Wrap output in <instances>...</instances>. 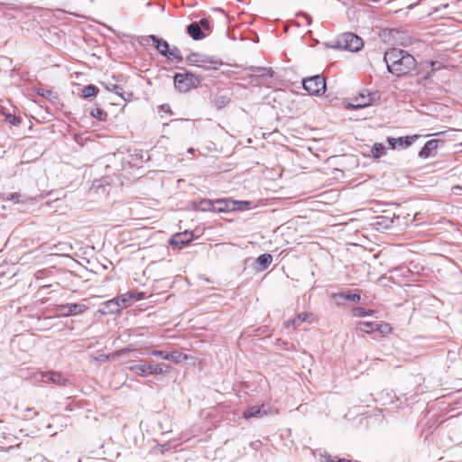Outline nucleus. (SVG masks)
Instances as JSON below:
<instances>
[{
  "label": "nucleus",
  "instance_id": "f257e3e1",
  "mask_svg": "<svg viewBox=\"0 0 462 462\" xmlns=\"http://www.w3.org/2000/svg\"><path fill=\"white\" fill-rule=\"evenodd\" d=\"M383 61L388 72L397 77L405 76L416 69L414 57L402 49L393 48L388 50L383 55Z\"/></svg>",
  "mask_w": 462,
  "mask_h": 462
},
{
  "label": "nucleus",
  "instance_id": "f03ea898",
  "mask_svg": "<svg viewBox=\"0 0 462 462\" xmlns=\"http://www.w3.org/2000/svg\"><path fill=\"white\" fill-rule=\"evenodd\" d=\"M364 46L362 38L353 32H344L331 42L329 47L333 49L345 50L351 52L359 51Z\"/></svg>",
  "mask_w": 462,
  "mask_h": 462
},
{
  "label": "nucleus",
  "instance_id": "7ed1b4c3",
  "mask_svg": "<svg viewBox=\"0 0 462 462\" xmlns=\"http://www.w3.org/2000/svg\"><path fill=\"white\" fill-rule=\"evenodd\" d=\"M128 368L136 375L148 376L166 374L171 369V366L164 363L152 365L145 361H140L138 364L132 365Z\"/></svg>",
  "mask_w": 462,
  "mask_h": 462
},
{
  "label": "nucleus",
  "instance_id": "20e7f679",
  "mask_svg": "<svg viewBox=\"0 0 462 462\" xmlns=\"http://www.w3.org/2000/svg\"><path fill=\"white\" fill-rule=\"evenodd\" d=\"M201 80L200 76L189 71L179 72L174 75V85L180 92H187L191 88H196Z\"/></svg>",
  "mask_w": 462,
  "mask_h": 462
},
{
  "label": "nucleus",
  "instance_id": "39448f33",
  "mask_svg": "<svg viewBox=\"0 0 462 462\" xmlns=\"http://www.w3.org/2000/svg\"><path fill=\"white\" fill-rule=\"evenodd\" d=\"M302 88L312 96H320L325 93L326 79L321 75H315L302 79Z\"/></svg>",
  "mask_w": 462,
  "mask_h": 462
},
{
  "label": "nucleus",
  "instance_id": "423d86ee",
  "mask_svg": "<svg viewBox=\"0 0 462 462\" xmlns=\"http://www.w3.org/2000/svg\"><path fill=\"white\" fill-rule=\"evenodd\" d=\"M278 411L276 408L272 407L270 404H262L261 406H251L247 408L244 413L243 418H261L266 415L275 414Z\"/></svg>",
  "mask_w": 462,
  "mask_h": 462
},
{
  "label": "nucleus",
  "instance_id": "0eeeda50",
  "mask_svg": "<svg viewBox=\"0 0 462 462\" xmlns=\"http://www.w3.org/2000/svg\"><path fill=\"white\" fill-rule=\"evenodd\" d=\"M376 93L364 90L356 96L349 106L354 109H361L373 105Z\"/></svg>",
  "mask_w": 462,
  "mask_h": 462
},
{
  "label": "nucleus",
  "instance_id": "6e6552de",
  "mask_svg": "<svg viewBox=\"0 0 462 462\" xmlns=\"http://www.w3.org/2000/svg\"><path fill=\"white\" fill-rule=\"evenodd\" d=\"M358 329L367 334L379 332L381 335L384 336L391 333L392 327L388 323L363 321L358 324Z\"/></svg>",
  "mask_w": 462,
  "mask_h": 462
},
{
  "label": "nucleus",
  "instance_id": "1a4fd4ad",
  "mask_svg": "<svg viewBox=\"0 0 462 462\" xmlns=\"http://www.w3.org/2000/svg\"><path fill=\"white\" fill-rule=\"evenodd\" d=\"M41 376L45 383H52L59 386H67L69 380L58 371H42Z\"/></svg>",
  "mask_w": 462,
  "mask_h": 462
},
{
  "label": "nucleus",
  "instance_id": "9d476101",
  "mask_svg": "<svg viewBox=\"0 0 462 462\" xmlns=\"http://www.w3.org/2000/svg\"><path fill=\"white\" fill-rule=\"evenodd\" d=\"M245 204L249 205L248 201H238V200H231L219 199L213 200V212L223 213L236 210V204Z\"/></svg>",
  "mask_w": 462,
  "mask_h": 462
},
{
  "label": "nucleus",
  "instance_id": "9b49d317",
  "mask_svg": "<svg viewBox=\"0 0 462 462\" xmlns=\"http://www.w3.org/2000/svg\"><path fill=\"white\" fill-rule=\"evenodd\" d=\"M57 309L61 316L69 317L83 313L88 309V307L81 303H67L58 305Z\"/></svg>",
  "mask_w": 462,
  "mask_h": 462
},
{
  "label": "nucleus",
  "instance_id": "f8f14e48",
  "mask_svg": "<svg viewBox=\"0 0 462 462\" xmlns=\"http://www.w3.org/2000/svg\"><path fill=\"white\" fill-rule=\"evenodd\" d=\"M419 135L414 134L411 136H401V137H388L387 143L391 149L396 148H408L410 147L417 139Z\"/></svg>",
  "mask_w": 462,
  "mask_h": 462
},
{
  "label": "nucleus",
  "instance_id": "ddd939ff",
  "mask_svg": "<svg viewBox=\"0 0 462 462\" xmlns=\"http://www.w3.org/2000/svg\"><path fill=\"white\" fill-rule=\"evenodd\" d=\"M194 235L190 231L174 234L169 243L173 247L183 248L193 240Z\"/></svg>",
  "mask_w": 462,
  "mask_h": 462
},
{
  "label": "nucleus",
  "instance_id": "4468645a",
  "mask_svg": "<svg viewBox=\"0 0 462 462\" xmlns=\"http://www.w3.org/2000/svg\"><path fill=\"white\" fill-rule=\"evenodd\" d=\"M443 141L439 139H431L425 143L423 147L419 152V157L427 159L430 156H434L437 153V149L439 144H442Z\"/></svg>",
  "mask_w": 462,
  "mask_h": 462
},
{
  "label": "nucleus",
  "instance_id": "2eb2a0df",
  "mask_svg": "<svg viewBox=\"0 0 462 462\" xmlns=\"http://www.w3.org/2000/svg\"><path fill=\"white\" fill-rule=\"evenodd\" d=\"M202 58L203 61L199 64V68L203 70H217L223 64V62L216 56L203 54Z\"/></svg>",
  "mask_w": 462,
  "mask_h": 462
},
{
  "label": "nucleus",
  "instance_id": "dca6fc26",
  "mask_svg": "<svg viewBox=\"0 0 462 462\" xmlns=\"http://www.w3.org/2000/svg\"><path fill=\"white\" fill-rule=\"evenodd\" d=\"M331 298L335 301V303L339 306L342 304V302L340 300H337L338 298L352 302H359L361 300V295L358 292H352L348 291L333 293L331 295Z\"/></svg>",
  "mask_w": 462,
  "mask_h": 462
},
{
  "label": "nucleus",
  "instance_id": "f3484780",
  "mask_svg": "<svg viewBox=\"0 0 462 462\" xmlns=\"http://www.w3.org/2000/svg\"><path fill=\"white\" fill-rule=\"evenodd\" d=\"M249 70L256 80H265L273 77V70L271 68L251 66Z\"/></svg>",
  "mask_w": 462,
  "mask_h": 462
},
{
  "label": "nucleus",
  "instance_id": "a211bd4d",
  "mask_svg": "<svg viewBox=\"0 0 462 462\" xmlns=\"http://www.w3.org/2000/svg\"><path fill=\"white\" fill-rule=\"evenodd\" d=\"M187 33L194 40L200 41L206 37L198 22H192L187 26Z\"/></svg>",
  "mask_w": 462,
  "mask_h": 462
},
{
  "label": "nucleus",
  "instance_id": "6ab92c4d",
  "mask_svg": "<svg viewBox=\"0 0 462 462\" xmlns=\"http://www.w3.org/2000/svg\"><path fill=\"white\" fill-rule=\"evenodd\" d=\"M273 262V256L271 254H263L259 255L254 261V268L257 271H264Z\"/></svg>",
  "mask_w": 462,
  "mask_h": 462
},
{
  "label": "nucleus",
  "instance_id": "aec40b11",
  "mask_svg": "<svg viewBox=\"0 0 462 462\" xmlns=\"http://www.w3.org/2000/svg\"><path fill=\"white\" fill-rule=\"evenodd\" d=\"M310 316H311V314L307 313V312L299 313L295 318L287 320L284 323V327L286 328H290L291 327H292L293 328H296L301 323L308 320Z\"/></svg>",
  "mask_w": 462,
  "mask_h": 462
},
{
  "label": "nucleus",
  "instance_id": "412c9836",
  "mask_svg": "<svg viewBox=\"0 0 462 462\" xmlns=\"http://www.w3.org/2000/svg\"><path fill=\"white\" fill-rule=\"evenodd\" d=\"M151 39L158 52L164 57L167 56V51L170 49L169 43L165 40H163L162 38H159L158 36Z\"/></svg>",
  "mask_w": 462,
  "mask_h": 462
},
{
  "label": "nucleus",
  "instance_id": "4be33fe9",
  "mask_svg": "<svg viewBox=\"0 0 462 462\" xmlns=\"http://www.w3.org/2000/svg\"><path fill=\"white\" fill-rule=\"evenodd\" d=\"M194 209L202 212H213V200L208 199H202L197 202H194Z\"/></svg>",
  "mask_w": 462,
  "mask_h": 462
},
{
  "label": "nucleus",
  "instance_id": "5701e85b",
  "mask_svg": "<svg viewBox=\"0 0 462 462\" xmlns=\"http://www.w3.org/2000/svg\"><path fill=\"white\" fill-rule=\"evenodd\" d=\"M106 89L112 93H115L116 95L119 96L124 100H129L132 97V93H127L125 96V93L123 89V88L116 84H108L106 85Z\"/></svg>",
  "mask_w": 462,
  "mask_h": 462
},
{
  "label": "nucleus",
  "instance_id": "b1692460",
  "mask_svg": "<svg viewBox=\"0 0 462 462\" xmlns=\"http://www.w3.org/2000/svg\"><path fill=\"white\" fill-rule=\"evenodd\" d=\"M36 93L38 95H40L41 97H42L48 99L49 101H51L52 104H56L59 101L58 95L55 94L51 89H45V88H37Z\"/></svg>",
  "mask_w": 462,
  "mask_h": 462
},
{
  "label": "nucleus",
  "instance_id": "393cba45",
  "mask_svg": "<svg viewBox=\"0 0 462 462\" xmlns=\"http://www.w3.org/2000/svg\"><path fill=\"white\" fill-rule=\"evenodd\" d=\"M98 92L99 89L97 86L89 84L82 88L80 96L82 98L88 99L96 97L98 94Z\"/></svg>",
  "mask_w": 462,
  "mask_h": 462
},
{
  "label": "nucleus",
  "instance_id": "a878e982",
  "mask_svg": "<svg viewBox=\"0 0 462 462\" xmlns=\"http://www.w3.org/2000/svg\"><path fill=\"white\" fill-rule=\"evenodd\" d=\"M230 102V98L226 95L217 94L212 99V103L217 109H221L227 106Z\"/></svg>",
  "mask_w": 462,
  "mask_h": 462
},
{
  "label": "nucleus",
  "instance_id": "bb28decb",
  "mask_svg": "<svg viewBox=\"0 0 462 462\" xmlns=\"http://www.w3.org/2000/svg\"><path fill=\"white\" fill-rule=\"evenodd\" d=\"M188 359V356L180 351H172L168 353V360L173 362L174 364H180L181 362Z\"/></svg>",
  "mask_w": 462,
  "mask_h": 462
},
{
  "label": "nucleus",
  "instance_id": "cd10ccee",
  "mask_svg": "<svg viewBox=\"0 0 462 462\" xmlns=\"http://www.w3.org/2000/svg\"><path fill=\"white\" fill-rule=\"evenodd\" d=\"M165 57L169 60H176L177 62H180L183 60L180 49L176 46H173L171 49L170 48L167 51V56Z\"/></svg>",
  "mask_w": 462,
  "mask_h": 462
},
{
  "label": "nucleus",
  "instance_id": "c85d7f7f",
  "mask_svg": "<svg viewBox=\"0 0 462 462\" xmlns=\"http://www.w3.org/2000/svg\"><path fill=\"white\" fill-rule=\"evenodd\" d=\"M372 156L374 159H379L385 155V146L381 143H375L371 149Z\"/></svg>",
  "mask_w": 462,
  "mask_h": 462
},
{
  "label": "nucleus",
  "instance_id": "c756f323",
  "mask_svg": "<svg viewBox=\"0 0 462 462\" xmlns=\"http://www.w3.org/2000/svg\"><path fill=\"white\" fill-rule=\"evenodd\" d=\"M393 223V218H391L387 216H379L376 217L375 226H377V228H384L387 229L391 227V226Z\"/></svg>",
  "mask_w": 462,
  "mask_h": 462
},
{
  "label": "nucleus",
  "instance_id": "7c9ffc66",
  "mask_svg": "<svg viewBox=\"0 0 462 462\" xmlns=\"http://www.w3.org/2000/svg\"><path fill=\"white\" fill-rule=\"evenodd\" d=\"M203 53L199 52H191L187 56V60L190 65L199 67V64L203 61L202 60Z\"/></svg>",
  "mask_w": 462,
  "mask_h": 462
},
{
  "label": "nucleus",
  "instance_id": "2f4dec72",
  "mask_svg": "<svg viewBox=\"0 0 462 462\" xmlns=\"http://www.w3.org/2000/svg\"><path fill=\"white\" fill-rule=\"evenodd\" d=\"M105 305H106V307L107 309V312H109V313L119 312V310L121 309V303L118 302V299H116V298L107 300L105 303Z\"/></svg>",
  "mask_w": 462,
  "mask_h": 462
},
{
  "label": "nucleus",
  "instance_id": "473e14b6",
  "mask_svg": "<svg viewBox=\"0 0 462 462\" xmlns=\"http://www.w3.org/2000/svg\"><path fill=\"white\" fill-rule=\"evenodd\" d=\"M425 65L428 67V68H430V70H428L425 75L423 76V79H428L433 73L434 71L439 69L441 68V64L439 61H437V60H431L430 62H426Z\"/></svg>",
  "mask_w": 462,
  "mask_h": 462
},
{
  "label": "nucleus",
  "instance_id": "72a5a7b5",
  "mask_svg": "<svg viewBox=\"0 0 462 462\" xmlns=\"http://www.w3.org/2000/svg\"><path fill=\"white\" fill-rule=\"evenodd\" d=\"M90 115L92 117L98 119L99 121H106L107 113L103 110L101 107H96L90 111Z\"/></svg>",
  "mask_w": 462,
  "mask_h": 462
},
{
  "label": "nucleus",
  "instance_id": "f704fd0d",
  "mask_svg": "<svg viewBox=\"0 0 462 462\" xmlns=\"http://www.w3.org/2000/svg\"><path fill=\"white\" fill-rule=\"evenodd\" d=\"M374 313V310H368V309H365L363 307H355L352 309V315L354 317H366V316H370Z\"/></svg>",
  "mask_w": 462,
  "mask_h": 462
},
{
  "label": "nucleus",
  "instance_id": "c9c22d12",
  "mask_svg": "<svg viewBox=\"0 0 462 462\" xmlns=\"http://www.w3.org/2000/svg\"><path fill=\"white\" fill-rule=\"evenodd\" d=\"M5 122L10 124L11 125L17 126L21 124V118L16 116L11 113L5 114Z\"/></svg>",
  "mask_w": 462,
  "mask_h": 462
},
{
  "label": "nucleus",
  "instance_id": "e433bc0d",
  "mask_svg": "<svg viewBox=\"0 0 462 462\" xmlns=\"http://www.w3.org/2000/svg\"><path fill=\"white\" fill-rule=\"evenodd\" d=\"M134 297L131 296L128 292L127 293H125V294H121L119 295L118 297H116V299H118V302L121 303V308L122 307H126L127 303H129L132 299Z\"/></svg>",
  "mask_w": 462,
  "mask_h": 462
},
{
  "label": "nucleus",
  "instance_id": "4c0bfd02",
  "mask_svg": "<svg viewBox=\"0 0 462 462\" xmlns=\"http://www.w3.org/2000/svg\"><path fill=\"white\" fill-rule=\"evenodd\" d=\"M22 194L21 193H18V192H14V193H10L6 196L5 199L6 200H11V201H14L15 203H20V202H23V200L22 199Z\"/></svg>",
  "mask_w": 462,
  "mask_h": 462
},
{
  "label": "nucleus",
  "instance_id": "58836bf2",
  "mask_svg": "<svg viewBox=\"0 0 462 462\" xmlns=\"http://www.w3.org/2000/svg\"><path fill=\"white\" fill-rule=\"evenodd\" d=\"M150 355L155 357H160L164 360H168V353L162 350H152Z\"/></svg>",
  "mask_w": 462,
  "mask_h": 462
},
{
  "label": "nucleus",
  "instance_id": "ea45409f",
  "mask_svg": "<svg viewBox=\"0 0 462 462\" xmlns=\"http://www.w3.org/2000/svg\"><path fill=\"white\" fill-rule=\"evenodd\" d=\"M153 37H156V35H147V36H141L138 40V42L142 45V46H147L150 44V42H152V39L151 38H153Z\"/></svg>",
  "mask_w": 462,
  "mask_h": 462
},
{
  "label": "nucleus",
  "instance_id": "a19ab883",
  "mask_svg": "<svg viewBox=\"0 0 462 462\" xmlns=\"http://www.w3.org/2000/svg\"><path fill=\"white\" fill-rule=\"evenodd\" d=\"M199 24H200V28L201 30H205V31H211V24H210V22L206 19V18H203L201 19L199 22H198Z\"/></svg>",
  "mask_w": 462,
  "mask_h": 462
},
{
  "label": "nucleus",
  "instance_id": "79ce46f5",
  "mask_svg": "<svg viewBox=\"0 0 462 462\" xmlns=\"http://www.w3.org/2000/svg\"><path fill=\"white\" fill-rule=\"evenodd\" d=\"M128 293L134 297L132 299V300H141L144 299V292L132 291H129Z\"/></svg>",
  "mask_w": 462,
  "mask_h": 462
},
{
  "label": "nucleus",
  "instance_id": "37998d69",
  "mask_svg": "<svg viewBox=\"0 0 462 462\" xmlns=\"http://www.w3.org/2000/svg\"><path fill=\"white\" fill-rule=\"evenodd\" d=\"M326 462H353L352 460H346L345 458H337V460L336 459H332L330 458L329 457L327 458ZM355 462H357V461H355Z\"/></svg>",
  "mask_w": 462,
  "mask_h": 462
},
{
  "label": "nucleus",
  "instance_id": "c03bdc74",
  "mask_svg": "<svg viewBox=\"0 0 462 462\" xmlns=\"http://www.w3.org/2000/svg\"><path fill=\"white\" fill-rule=\"evenodd\" d=\"M452 130H448V132H451ZM446 133H448V131H443V132H439V133H434V134H427L426 136H439V135H442V134H445Z\"/></svg>",
  "mask_w": 462,
  "mask_h": 462
},
{
  "label": "nucleus",
  "instance_id": "a18cd8bd",
  "mask_svg": "<svg viewBox=\"0 0 462 462\" xmlns=\"http://www.w3.org/2000/svg\"><path fill=\"white\" fill-rule=\"evenodd\" d=\"M248 207V205H245L244 203L242 204H236V210H244Z\"/></svg>",
  "mask_w": 462,
  "mask_h": 462
},
{
  "label": "nucleus",
  "instance_id": "49530a36",
  "mask_svg": "<svg viewBox=\"0 0 462 462\" xmlns=\"http://www.w3.org/2000/svg\"><path fill=\"white\" fill-rule=\"evenodd\" d=\"M164 108H167V110L170 111V106L168 105H162V109L164 110Z\"/></svg>",
  "mask_w": 462,
  "mask_h": 462
},
{
  "label": "nucleus",
  "instance_id": "de8ad7c7",
  "mask_svg": "<svg viewBox=\"0 0 462 462\" xmlns=\"http://www.w3.org/2000/svg\"><path fill=\"white\" fill-rule=\"evenodd\" d=\"M129 350L128 349H123L122 352L123 353H125V352H128Z\"/></svg>",
  "mask_w": 462,
  "mask_h": 462
},
{
  "label": "nucleus",
  "instance_id": "09e8293b",
  "mask_svg": "<svg viewBox=\"0 0 462 462\" xmlns=\"http://www.w3.org/2000/svg\"><path fill=\"white\" fill-rule=\"evenodd\" d=\"M337 300H340L343 303V300L341 298H338Z\"/></svg>",
  "mask_w": 462,
  "mask_h": 462
}]
</instances>
